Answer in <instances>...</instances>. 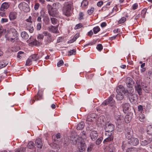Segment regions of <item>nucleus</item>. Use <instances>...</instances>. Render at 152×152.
<instances>
[{
    "mask_svg": "<svg viewBox=\"0 0 152 152\" xmlns=\"http://www.w3.org/2000/svg\"><path fill=\"white\" fill-rule=\"evenodd\" d=\"M4 31L5 37L8 40L14 42L18 40L17 32L15 29L11 28L7 30H5Z\"/></svg>",
    "mask_w": 152,
    "mask_h": 152,
    "instance_id": "obj_1",
    "label": "nucleus"
},
{
    "mask_svg": "<svg viewBox=\"0 0 152 152\" xmlns=\"http://www.w3.org/2000/svg\"><path fill=\"white\" fill-rule=\"evenodd\" d=\"M114 95V94L111 95L108 99L106 100L102 103V105L105 106L109 104L111 107L112 110H115L117 109L116 106L115 105V101L113 99Z\"/></svg>",
    "mask_w": 152,
    "mask_h": 152,
    "instance_id": "obj_2",
    "label": "nucleus"
},
{
    "mask_svg": "<svg viewBox=\"0 0 152 152\" xmlns=\"http://www.w3.org/2000/svg\"><path fill=\"white\" fill-rule=\"evenodd\" d=\"M116 92L117 94L116 95V98L117 100H121L124 97V89L122 86H119L116 89Z\"/></svg>",
    "mask_w": 152,
    "mask_h": 152,
    "instance_id": "obj_3",
    "label": "nucleus"
},
{
    "mask_svg": "<svg viewBox=\"0 0 152 152\" xmlns=\"http://www.w3.org/2000/svg\"><path fill=\"white\" fill-rule=\"evenodd\" d=\"M72 4V2L68 1L65 3L64 4V13L66 16H69L70 15Z\"/></svg>",
    "mask_w": 152,
    "mask_h": 152,
    "instance_id": "obj_4",
    "label": "nucleus"
},
{
    "mask_svg": "<svg viewBox=\"0 0 152 152\" xmlns=\"http://www.w3.org/2000/svg\"><path fill=\"white\" fill-rule=\"evenodd\" d=\"M152 141V134H148L144 139H141L140 144L142 146H145L150 143Z\"/></svg>",
    "mask_w": 152,
    "mask_h": 152,
    "instance_id": "obj_5",
    "label": "nucleus"
},
{
    "mask_svg": "<svg viewBox=\"0 0 152 152\" xmlns=\"http://www.w3.org/2000/svg\"><path fill=\"white\" fill-rule=\"evenodd\" d=\"M18 7L20 10L25 12H28L30 10L28 5L25 2H21L18 5Z\"/></svg>",
    "mask_w": 152,
    "mask_h": 152,
    "instance_id": "obj_6",
    "label": "nucleus"
},
{
    "mask_svg": "<svg viewBox=\"0 0 152 152\" xmlns=\"http://www.w3.org/2000/svg\"><path fill=\"white\" fill-rule=\"evenodd\" d=\"M114 126L112 124L107 123L106 124L105 126L104 129L106 132H111L114 130Z\"/></svg>",
    "mask_w": 152,
    "mask_h": 152,
    "instance_id": "obj_7",
    "label": "nucleus"
},
{
    "mask_svg": "<svg viewBox=\"0 0 152 152\" xmlns=\"http://www.w3.org/2000/svg\"><path fill=\"white\" fill-rule=\"evenodd\" d=\"M58 3H54L53 4V7H55L56 6V7L54 8H53L51 10L48 12L49 15L52 16H55L58 13V11L57 10V9L58 7H56V5H58Z\"/></svg>",
    "mask_w": 152,
    "mask_h": 152,
    "instance_id": "obj_8",
    "label": "nucleus"
},
{
    "mask_svg": "<svg viewBox=\"0 0 152 152\" xmlns=\"http://www.w3.org/2000/svg\"><path fill=\"white\" fill-rule=\"evenodd\" d=\"M89 135L90 138L93 141L95 140L98 136L97 132L95 130L90 131Z\"/></svg>",
    "mask_w": 152,
    "mask_h": 152,
    "instance_id": "obj_9",
    "label": "nucleus"
},
{
    "mask_svg": "<svg viewBox=\"0 0 152 152\" xmlns=\"http://www.w3.org/2000/svg\"><path fill=\"white\" fill-rule=\"evenodd\" d=\"M129 88L126 91H124V93L125 95L128 97L131 96L133 94H135L134 92V90L131 86H129Z\"/></svg>",
    "mask_w": 152,
    "mask_h": 152,
    "instance_id": "obj_10",
    "label": "nucleus"
},
{
    "mask_svg": "<svg viewBox=\"0 0 152 152\" xmlns=\"http://www.w3.org/2000/svg\"><path fill=\"white\" fill-rule=\"evenodd\" d=\"M129 140L128 142L129 144L134 145H137L139 142L138 139L134 137H132Z\"/></svg>",
    "mask_w": 152,
    "mask_h": 152,
    "instance_id": "obj_11",
    "label": "nucleus"
},
{
    "mask_svg": "<svg viewBox=\"0 0 152 152\" xmlns=\"http://www.w3.org/2000/svg\"><path fill=\"white\" fill-rule=\"evenodd\" d=\"M58 24L57 25L58 26ZM48 29L51 32L55 33H58V26H54L51 25L48 27Z\"/></svg>",
    "mask_w": 152,
    "mask_h": 152,
    "instance_id": "obj_12",
    "label": "nucleus"
},
{
    "mask_svg": "<svg viewBox=\"0 0 152 152\" xmlns=\"http://www.w3.org/2000/svg\"><path fill=\"white\" fill-rule=\"evenodd\" d=\"M136 90L137 91L139 95L142 94V88L140 83L137 81L136 82V85L135 86Z\"/></svg>",
    "mask_w": 152,
    "mask_h": 152,
    "instance_id": "obj_13",
    "label": "nucleus"
},
{
    "mask_svg": "<svg viewBox=\"0 0 152 152\" xmlns=\"http://www.w3.org/2000/svg\"><path fill=\"white\" fill-rule=\"evenodd\" d=\"M10 6L9 4L7 2H4L3 3L0 7V10L2 11H5L7 10Z\"/></svg>",
    "mask_w": 152,
    "mask_h": 152,
    "instance_id": "obj_14",
    "label": "nucleus"
},
{
    "mask_svg": "<svg viewBox=\"0 0 152 152\" xmlns=\"http://www.w3.org/2000/svg\"><path fill=\"white\" fill-rule=\"evenodd\" d=\"M130 102L132 104L136 103L137 99V95L136 94H133L128 97Z\"/></svg>",
    "mask_w": 152,
    "mask_h": 152,
    "instance_id": "obj_15",
    "label": "nucleus"
},
{
    "mask_svg": "<svg viewBox=\"0 0 152 152\" xmlns=\"http://www.w3.org/2000/svg\"><path fill=\"white\" fill-rule=\"evenodd\" d=\"M17 16V13L15 12H11L9 13V18L10 20L15 19Z\"/></svg>",
    "mask_w": 152,
    "mask_h": 152,
    "instance_id": "obj_16",
    "label": "nucleus"
},
{
    "mask_svg": "<svg viewBox=\"0 0 152 152\" xmlns=\"http://www.w3.org/2000/svg\"><path fill=\"white\" fill-rule=\"evenodd\" d=\"M115 118L117 122H120L124 119L123 117L120 115V113H118L117 114H115Z\"/></svg>",
    "mask_w": 152,
    "mask_h": 152,
    "instance_id": "obj_17",
    "label": "nucleus"
},
{
    "mask_svg": "<svg viewBox=\"0 0 152 152\" xmlns=\"http://www.w3.org/2000/svg\"><path fill=\"white\" fill-rule=\"evenodd\" d=\"M86 148L85 143L83 141L80 143V146L79 148V150L80 152H83L85 151Z\"/></svg>",
    "mask_w": 152,
    "mask_h": 152,
    "instance_id": "obj_18",
    "label": "nucleus"
},
{
    "mask_svg": "<svg viewBox=\"0 0 152 152\" xmlns=\"http://www.w3.org/2000/svg\"><path fill=\"white\" fill-rule=\"evenodd\" d=\"M132 135L133 132L132 130L130 129L127 131L126 133L125 134V136L127 139L129 140L132 137Z\"/></svg>",
    "mask_w": 152,
    "mask_h": 152,
    "instance_id": "obj_19",
    "label": "nucleus"
},
{
    "mask_svg": "<svg viewBox=\"0 0 152 152\" xmlns=\"http://www.w3.org/2000/svg\"><path fill=\"white\" fill-rule=\"evenodd\" d=\"M35 145L38 148H42V143L41 139L39 138L36 140L35 142Z\"/></svg>",
    "mask_w": 152,
    "mask_h": 152,
    "instance_id": "obj_20",
    "label": "nucleus"
},
{
    "mask_svg": "<svg viewBox=\"0 0 152 152\" xmlns=\"http://www.w3.org/2000/svg\"><path fill=\"white\" fill-rule=\"evenodd\" d=\"M26 28L31 33H32L34 31V28L31 23L26 24Z\"/></svg>",
    "mask_w": 152,
    "mask_h": 152,
    "instance_id": "obj_21",
    "label": "nucleus"
},
{
    "mask_svg": "<svg viewBox=\"0 0 152 152\" xmlns=\"http://www.w3.org/2000/svg\"><path fill=\"white\" fill-rule=\"evenodd\" d=\"M84 122H81L77 125L76 129L77 130H81L84 127Z\"/></svg>",
    "mask_w": 152,
    "mask_h": 152,
    "instance_id": "obj_22",
    "label": "nucleus"
},
{
    "mask_svg": "<svg viewBox=\"0 0 152 152\" xmlns=\"http://www.w3.org/2000/svg\"><path fill=\"white\" fill-rule=\"evenodd\" d=\"M126 83L127 84L129 85L130 86H131V85L134 83V82L132 80L131 78L129 77L126 78Z\"/></svg>",
    "mask_w": 152,
    "mask_h": 152,
    "instance_id": "obj_23",
    "label": "nucleus"
},
{
    "mask_svg": "<svg viewBox=\"0 0 152 152\" xmlns=\"http://www.w3.org/2000/svg\"><path fill=\"white\" fill-rule=\"evenodd\" d=\"M138 117L139 120L141 122H144L145 121V116L142 113H140L139 114Z\"/></svg>",
    "mask_w": 152,
    "mask_h": 152,
    "instance_id": "obj_24",
    "label": "nucleus"
},
{
    "mask_svg": "<svg viewBox=\"0 0 152 152\" xmlns=\"http://www.w3.org/2000/svg\"><path fill=\"white\" fill-rule=\"evenodd\" d=\"M79 34L78 33L76 34L74 36V37L72 39L69 40L68 42V43H72L75 41L76 39L79 37Z\"/></svg>",
    "mask_w": 152,
    "mask_h": 152,
    "instance_id": "obj_25",
    "label": "nucleus"
},
{
    "mask_svg": "<svg viewBox=\"0 0 152 152\" xmlns=\"http://www.w3.org/2000/svg\"><path fill=\"white\" fill-rule=\"evenodd\" d=\"M104 116L102 115L99 117L97 120V123L100 124H102L104 121Z\"/></svg>",
    "mask_w": 152,
    "mask_h": 152,
    "instance_id": "obj_26",
    "label": "nucleus"
},
{
    "mask_svg": "<svg viewBox=\"0 0 152 152\" xmlns=\"http://www.w3.org/2000/svg\"><path fill=\"white\" fill-rule=\"evenodd\" d=\"M29 58L33 61H36L38 60L39 57L37 54H34L30 56Z\"/></svg>",
    "mask_w": 152,
    "mask_h": 152,
    "instance_id": "obj_27",
    "label": "nucleus"
},
{
    "mask_svg": "<svg viewBox=\"0 0 152 152\" xmlns=\"http://www.w3.org/2000/svg\"><path fill=\"white\" fill-rule=\"evenodd\" d=\"M21 36L22 37L25 39H27L28 38V35L27 33L25 31H23L21 33Z\"/></svg>",
    "mask_w": 152,
    "mask_h": 152,
    "instance_id": "obj_28",
    "label": "nucleus"
},
{
    "mask_svg": "<svg viewBox=\"0 0 152 152\" xmlns=\"http://www.w3.org/2000/svg\"><path fill=\"white\" fill-rule=\"evenodd\" d=\"M130 105L128 103H125L123 105L124 111H127L129 108Z\"/></svg>",
    "mask_w": 152,
    "mask_h": 152,
    "instance_id": "obj_29",
    "label": "nucleus"
},
{
    "mask_svg": "<svg viewBox=\"0 0 152 152\" xmlns=\"http://www.w3.org/2000/svg\"><path fill=\"white\" fill-rule=\"evenodd\" d=\"M126 152H138V150L136 148H129L127 149Z\"/></svg>",
    "mask_w": 152,
    "mask_h": 152,
    "instance_id": "obj_30",
    "label": "nucleus"
},
{
    "mask_svg": "<svg viewBox=\"0 0 152 152\" xmlns=\"http://www.w3.org/2000/svg\"><path fill=\"white\" fill-rule=\"evenodd\" d=\"M50 20L51 23L52 24L55 25L56 24H58V21L57 19L55 18H50Z\"/></svg>",
    "mask_w": 152,
    "mask_h": 152,
    "instance_id": "obj_31",
    "label": "nucleus"
},
{
    "mask_svg": "<svg viewBox=\"0 0 152 152\" xmlns=\"http://www.w3.org/2000/svg\"><path fill=\"white\" fill-rule=\"evenodd\" d=\"M113 139V137L112 136H110V137L107 138L105 139L103 143H105L107 142H109L112 141Z\"/></svg>",
    "mask_w": 152,
    "mask_h": 152,
    "instance_id": "obj_32",
    "label": "nucleus"
},
{
    "mask_svg": "<svg viewBox=\"0 0 152 152\" xmlns=\"http://www.w3.org/2000/svg\"><path fill=\"white\" fill-rule=\"evenodd\" d=\"M43 34L44 36L47 37L48 39H49V38L50 39V38L51 37V34L47 31H44L43 32Z\"/></svg>",
    "mask_w": 152,
    "mask_h": 152,
    "instance_id": "obj_33",
    "label": "nucleus"
},
{
    "mask_svg": "<svg viewBox=\"0 0 152 152\" xmlns=\"http://www.w3.org/2000/svg\"><path fill=\"white\" fill-rule=\"evenodd\" d=\"M93 30L94 33V34H96L100 31V29L98 26H97L94 27Z\"/></svg>",
    "mask_w": 152,
    "mask_h": 152,
    "instance_id": "obj_34",
    "label": "nucleus"
},
{
    "mask_svg": "<svg viewBox=\"0 0 152 152\" xmlns=\"http://www.w3.org/2000/svg\"><path fill=\"white\" fill-rule=\"evenodd\" d=\"M109 152H115V148L113 145L111 144L109 146Z\"/></svg>",
    "mask_w": 152,
    "mask_h": 152,
    "instance_id": "obj_35",
    "label": "nucleus"
},
{
    "mask_svg": "<svg viewBox=\"0 0 152 152\" xmlns=\"http://www.w3.org/2000/svg\"><path fill=\"white\" fill-rule=\"evenodd\" d=\"M88 116L91 118H92L93 119V121H95V122H96V115L95 114H90Z\"/></svg>",
    "mask_w": 152,
    "mask_h": 152,
    "instance_id": "obj_36",
    "label": "nucleus"
},
{
    "mask_svg": "<svg viewBox=\"0 0 152 152\" xmlns=\"http://www.w3.org/2000/svg\"><path fill=\"white\" fill-rule=\"evenodd\" d=\"M34 142L32 141H30L29 142L28 145L27 147L29 149H31L34 147Z\"/></svg>",
    "mask_w": 152,
    "mask_h": 152,
    "instance_id": "obj_37",
    "label": "nucleus"
},
{
    "mask_svg": "<svg viewBox=\"0 0 152 152\" xmlns=\"http://www.w3.org/2000/svg\"><path fill=\"white\" fill-rule=\"evenodd\" d=\"M131 120V117L128 115H126L124 118V120L126 123H128Z\"/></svg>",
    "mask_w": 152,
    "mask_h": 152,
    "instance_id": "obj_38",
    "label": "nucleus"
},
{
    "mask_svg": "<svg viewBox=\"0 0 152 152\" xmlns=\"http://www.w3.org/2000/svg\"><path fill=\"white\" fill-rule=\"evenodd\" d=\"M7 64L6 61H3L0 63V69L5 67Z\"/></svg>",
    "mask_w": 152,
    "mask_h": 152,
    "instance_id": "obj_39",
    "label": "nucleus"
},
{
    "mask_svg": "<svg viewBox=\"0 0 152 152\" xmlns=\"http://www.w3.org/2000/svg\"><path fill=\"white\" fill-rule=\"evenodd\" d=\"M32 60L29 57L26 61V66H30L32 64Z\"/></svg>",
    "mask_w": 152,
    "mask_h": 152,
    "instance_id": "obj_40",
    "label": "nucleus"
},
{
    "mask_svg": "<svg viewBox=\"0 0 152 152\" xmlns=\"http://www.w3.org/2000/svg\"><path fill=\"white\" fill-rule=\"evenodd\" d=\"M26 148H20L16 149L15 152H23L26 150Z\"/></svg>",
    "mask_w": 152,
    "mask_h": 152,
    "instance_id": "obj_41",
    "label": "nucleus"
},
{
    "mask_svg": "<svg viewBox=\"0 0 152 152\" xmlns=\"http://www.w3.org/2000/svg\"><path fill=\"white\" fill-rule=\"evenodd\" d=\"M142 88L145 91L146 93H148L150 91V88L149 87L146 86H142Z\"/></svg>",
    "mask_w": 152,
    "mask_h": 152,
    "instance_id": "obj_42",
    "label": "nucleus"
},
{
    "mask_svg": "<svg viewBox=\"0 0 152 152\" xmlns=\"http://www.w3.org/2000/svg\"><path fill=\"white\" fill-rule=\"evenodd\" d=\"M147 10V9L146 8H144L142 10L141 13V15L142 16V17H145V16Z\"/></svg>",
    "mask_w": 152,
    "mask_h": 152,
    "instance_id": "obj_43",
    "label": "nucleus"
},
{
    "mask_svg": "<svg viewBox=\"0 0 152 152\" xmlns=\"http://www.w3.org/2000/svg\"><path fill=\"white\" fill-rule=\"evenodd\" d=\"M103 140V138L102 137L99 138L96 141V143L97 145H99Z\"/></svg>",
    "mask_w": 152,
    "mask_h": 152,
    "instance_id": "obj_44",
    "label": "nucleus"
},
{
    "mask_svg": "<svg viewBox=\"0 0 152 152\" xmlns=\"http://www.w3.org/2000/svg\"><path fill=\"white\" fill-rule=\"evenodd\" d=\"M80 137L82 138H86V133L85 132L83 131L80 134Z\"/></svg>",
    "mask_w": 152,
    "mask_h": 152,
    "instance_id": "obj_45",
    "label": "nucleus"
},
{
    "mask_svg": "<svg viewBox=\"0 0 152 152\" xmlns=\"http://www.w3.org/2000/svg\"><path fill=\"white\" fill-rule=\"evenodd\" d=\"M76 53V50L75 49H73L69 51L68 52V55L71 56L72 55H75Z\"/></svg>",
    "mask_w": 152,
    "mask_h": 152,
    "instance_id": "obj_46",
    "label": "nucleus"
},
{
    "mask_svg": "<svg viewBox=\"0 0 152 152\" xmlns=\"http://www.w3.org/2000/svg\"><path fill=\"white\" fill-rule=\"evenodd\" d=\"M88 4V1L86 0L83 1L81 3V6H85L87 5Z\"/></svg>",
    "mask_w": 152,
    "mask_h": 152,
    "instance_id": "obj_47",
    "label": "nucleus"
},
{
    "mask_svg": "<svg viewBox=\"0 0 152 152\" xmlns=\"http://www.w3.org/2000/svg\"><path fill=\"white\" fill-rule=\"evenodd\" d=\"M83 26L82 25V24L81 23H79L78 24H77L74 27V29H79L82 27Z\"/></svg>",
    "mask_w": 152,
    "mask_h": 152,
    "instance_id": "obj_48",
    "label": "nucleus"
},
{
    "mask_svg": "<svg viewBox=\"0 0 152 152\" xmlns=\"http://www.w3.org/2000/svg\"><path fill=\"white\" fill-rule=\"evenodd\" d=\"M126 20V18L124 17H122L120 20L118 21V23H124Z\"/></svg>",
    "mask_w": 152,
    "mask_h": 152,
    "instance_id": "obj_49",
    "label": "nucleus"
},
{
    "mask_svg": "<svg viewBox=\"0 0 152 152\" xmlns=\"http://www.w3.org/2000/svg\"><path fill=\"white\" fill-rule=\"evenodd\" d=\"M96 48L99 50H101L103 48V47L102 44H98L96 46Z\"/></svg>",
    "mask_w": 152,
    "mask_h": 152,
    "instance_id": "obj_50",
    "label": "nucleus"
},
{
    "mask_svg": "<svg viewBox=\"0 0 152 152\" xmlns=\"http://www.w3.org/2000/svg\"><path fill=\"white\" fill-rule=\"evenodd\" d=\"M94 8H93V7L91 8L90 10H88V11H87L89 15L91 14V13H92L94 11Z\"/></svg>",
    "mask_w": 152,
    "mask_h": 152,
    "instance_id": "obj_51",
    "label": "nucleus"
},
{
    "mask_svg": "<svg viewBox=\"0 0 152 152\" xmlns=\"http://www.w3.org/2000/svg\"><path fill=\"white\" fill-rule=\"evenodd\" d=\"M64 62L62 60H60L57 64L58 66L60 67L63 64Z\"/></svg>",
    "mask_w": 152,
    "mask_h": 152,
    "instance_id": "obj_52",
    "label": "nucleus"
},
{
    "mask_svg": "<svg viewBox=\"0 0 152 152\" xmlns=\"http://www.w3.org/2000/svg\"><path fill=\"white\" fill-rule=\"evenodd\" d=\"M37 37L38 39H42L44 38V36L43 35L39 34L37 35Z\"/></svg>",
    "mask_w": 152,
    "mask_h": 152,
    "instance_id": "obj_53",
    "label": "nucleus"
},
{
    "mask_svg": "<svg viewBox=\"0 0 152 152\" xmlns=\"http://www.w3.org/2000/svg\"><path fill=\"white\" fill-rule=\"evenodd\" d=\"M41 28V24L40 23H38L37 24V29L38 31H39L40 30Z\"/></svg>",
    "mask_w": 152,
    "mask_h": 152,
    "instance_id": "obj_54",
    "label": "nucleus"
},
{
    "mask_svg": "<svg viewBox=\"0 0 152 152\" xmlns=\"http://www.w3.org/2000/svg\"><path fill=\"white\" fill-rule=\"evenodd\" d=\"M8 19L7 18H1V23H4L7 22H8Z\"/></svg>",
    "mask_w": 152,
    "mask_h": 152,
    "instance_id": "obj_55",
    "label": "nucleus"
},
{
    "mask_svg": "<svg viewBox=\"0 0 152 152\" xmlns=\"http://www.w3.org/2000/svg\"><path fill=\"white\" fill-rule=\"evenodd\" d=\"M93 147V145H91L89 147H88L87 149V151L88 152H90L91 151L92 148Z\"/></svg>",
    "mask_w": 152,
    "mask_h": 152,
    "instance_id": "obj_56",
    "label": "nucleus"
},
{
    "mask_svg": "<svg viewBox=\"0 0 152 152\" xmlns=\"http://www.w3.org/2000/svg\"><path fill=\"white\" fill-rule=\"evenodd\" d=\"M77 138H75V139H74L73 140L72 139V137H71L70 138V140L72 141V143L74 144H75L77 142Z\"/></svg>",
    "mask_w": 152,
    "mask_h": 152,
    "instance_id": "obj_57",
    "label": "nucleus"
},
{
    "mask_svg": "<svg viewBox=\"0 0 152 152\" xmlns=\"http://www.w3.org/2000/svg\"><path fill=\"white\" fill-rule=\"evenodd\" d=\"M39 4V3H36L34 6V8L35 10H37L38 9Z\"/></svg>",
    "mask_w": 152,
    "mask_h": 152,
    "instance_id": "obj_58",
    "label": "nucleus"
},
{
    "mask_svg": "<svg viewBox=\"0 0 152 152\" xmlns=\"http://www.w3.org/2000/svg\"><path fill=\"white\" fill-rule=\"evenodd\" d=\"M47 8L48 10V11L49 12L50 11L52 10L53 8L49 4H48L47 6Z\"/></svg>",
    "mask_w": 152,
    "mask_h": 152,
    "instance_id": "obj_59",
    "label": "nucleus"
},
{
    "mask_svg": "<svg viewBox=\"0 0 152 152\" xmlns=\"http://www.w3.org/2000/svg\"><path fill=\"white\" fill-rule=\"evenodd\" d=\"M87 121L89 122H95V121H93V119L88 116L87 118Z\"/></svg>",
    "mask_w": 152,
    "mask_h": 152,
    "instance_id": "obj_60",
    "label": "nucleus"
},
{
    "mask_svg": "<svg viewBox=\"0 0 152 152\" xmlns=\"http://www.w3.org/2000/svg\"><path fill=\"white\" fill-rule=\"evenodd\" d=\"M137 7H138L137 4L136 3H135L133 4V5L132 6V8L133 10H134L135 9H137Z\"/></svg>",
    "mask_w": 152,
    "mask_h": 152,
    "instance_id": "obj_61",
    "label": "nucleus"
},
{
    "mask_svg": "<svg viewBox=\"0 0 152 152\" xmlns=\"http://www.w3.org/2000/svg\"><path fill=\"white\" fill-rule=\"evenodd\" d=\"M26 21L28 22L31 23L32 22L31 21V17L29 16L28 18L26 20Z\"/></svg>",
    "mask_w": 152,
    "mask_h": 152,
    "instance_id": "obj_62",
    "label": "nucleus"
},
{
    "mask_svg": "<svg viewBox=\"0 0 152 152\" xmlns=\"http://www.w3.org/2000/svg\"><path fill=\"white\" fill-rule=\"evenodd\" d=\"M4 11L0 12V16L2 17H4L6 16V14L4 12Z\"/></svg>",
    "mask_w": 152,
    "mask_h": 152,
    "instance_id": "obj_63",
    "label": "nucleus"
},
{
    "mask_svg": "<svg viewBox=\"0 0 152 152\" xmlns=\"http://www.w3.org/2000/svg\"><path fill=\"white\" fill-rule=\"evenodd\" d=\"M103 4V1H99L97 4V5L98 6V7H101L102 5Z\"/></svg>",
    "mask_w": 152,
    "mask_h": 152,
    "instance_id": "obj_64",
    "label": "nucleus"
}]
</instances>
